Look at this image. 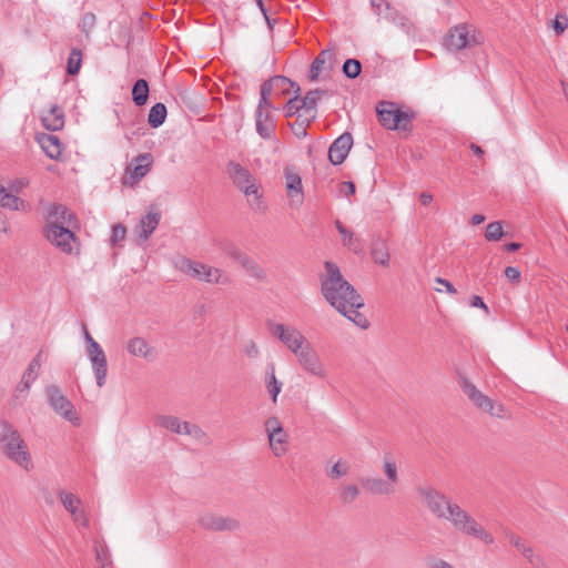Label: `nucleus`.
I'll list each match as a JSON object with an SVG mask.
<instances>
[{"label":"nucleus","mask_w":568,"mask_h":568,"mask_svg":"<svg viewBox=\"0 0 568 568\" xmlns=\"http://www.w3.org/2000/svg\"><path fill=\"white\" fill-rule=\"evenodd\" d=\"M417 493L422 498L423 505L435 517L449 521L458 532L465 536L474 537L485 545L494 544V536L444 493L430 485H419Z\"/></svg>","instance_id":"f257e3e1"},{"label":"nucleus","mask_w":568,"mask_h":568,"mask_svg":"<svg viewBox=\"0 0 568 568\" xmlns=\"http://www.w3.org/2000/svg\"><path fill=\"white\" fill-rule=\"evenodd\" d=\"M326 276L322 280V293L325 300L356 326L366 329L369 322L358 312L364 306L362 296L346 280L343 278L338 266L332 262L325 263Z\"/></svg>","instance_id":"f03ea898"},{"label":"nucleus","mask_w":568,"mask_h":568,"mask_svg":"<svg viewBox=\"0 0 568 568\" xmlns=\"http://www.w3.org/2000/svg\"><path fill=\"white\" fill-rule=\"evenodd\" d=\"M68 209L60 204H54L49 209L48 216L57 221L48 222L43 227V236L47 241L68 255H78L80 253V243L75 234L63 226Z\"/></svg>","instance_id":"7ed1b4c3"},{"label":"nucleus","mask_w":568,"mask_h":568,"mask_svg":"<svg viewBox=\"0 0 568 568\" xmlns=\"http://www.w3.org/2000/svg\"><path fill=\"white\" fill-rule=\"evenodd\" d=\"M226 173L233 185L245 195L252 209L258 211L265 209L262 201V185L248 169L239 162L230 161L226 164Z\"/></svg>","instance_id":"20e7f679"},{"label":"nucleus","mask_w":568,"mask_h":568,"mask_svg":"<svg viewBox=\"0 0 568 568\" xmlns=\"http://www.w3.org/2000/svg\"><path fill=\"white\" fill-rule=\"evenodd\" d=\"M0 443L10 460L29 471L33 468L31 455L19 432L9 423L1 425Z\"/></svg>","instance_id":"39448f33"},{"label":"nucleus","mask_w":568,"mask_h":568,"mask_svg":"<svg viewBox=\"0 0 568 568\" xmlns=\"http://www.w3.org/2000/svg\"><path fill=\"white\" fill-rule=\"evenodd\" d=\"M483 41V34L475 24L462 22L447 31L443 44L448 51L458 52L479 45Z\"/></svg>","instance_id":"423d86ee"},{"label":"nucleus","mask_w":568,"mask_h":568,"mask_svg":"<svg viewBox=\"0 0 568 568\" xmlns=\"http://www.w3.org/2000/svg\"><path fill=\"white\" fill-rule=\"evenodd\" d=\"M379 123L388 130H407L412 115L399 110L395 103L382 101L376 106Z\"/></svg>","instance_id":"0eeeda50"},{"label":"nucleus","mask_w":568,"mask_h":568,"mask_svg":"<svg viewBox=\"0 0 568 568\" xmlns=\"http://www.w3.org/2000/svg\"><path fill=\"white\" fill-rule=\"evenodd\" d=\"M459 387L464 394L474 403L479 409L489 413L491 416L503 418L505 416V408L501 404H496L488 396L484 395L466 377L460 376L458 381Z\"/></svg>","instance_id":"6e6552de"},{"label":"nucleus","mask_w":568,"mask_h":568,"mask_svg":"<svg viewBox=\"0 0 568 568\" xmlns=\"http://www.w3.org/2000/svg\"><path fill=\"white\" fill-rule=\"evenodd\" d=\"M295 82L283 75H275L271 80L265 81L261 85V98L255 112H273L275 108L272 100L270 99L273 89H278L285 93L290 90V88H293Z\"/></svg>","instance_id":"1a4fd4ad"},{"label":"nucleus","mask_w":568,"mask_h":568,"mask_svg":"<svg viewBox=\"0 0 568 568\" xmlns=\"http://www.w3.org/2000/svg\"><path fill=\"white\" fill-rule=\"evenodd\" d=\"M48 400L52 409L72 424H79V416L74 410L73 404L61 393L55 385H50L45 389Z\"/></svg>","instance_id":"9d476101"},{"label":"nucleus","mask_w":568,"mask_h":568,"mask_svg":"<svg viewBox=\"0 0 568 568\" xmlns=\"http://www.w3.org/2000/svg\"><path fill=\"white\" fill-rule=\"evenodd\" d=\"M271 332L275 335L281 343L293 354L297 353L304 344H307V338L294 326L275 323L271 327Z\"/></svg>","instance_id":"9b49d317"},{"label":"nucleus","mask_w":568,"mask_h":568,"mask_svg":"<svg viewBox=\"0 0 568 568\" xmlns=\"http://www.w3.org/2000/svg\"><path fill=\"white\" fill-rule=\"evenodd\" d=\"M300 366L308 374L318 377H326V369L311 343L304 344L297 353L294 354Z\"/></svg>","instance_id":"f8f14e48"},{"label":"nucleus","mask_w":568,"mask_h":568,"mask_svg":"<svg viewBox=\"0 0 568 568\" xmlns=\"http://www.w3.org/2000/svg\"><path fill=\"white\" fill-rule=\"evenodd\" d=\"M87 353L97 379V385L102 387L106 382L108 375V362L105 353L98 342H93L91 347L87 349Z\"/></svg>","instance_id":"ddd939ff"},{"label":"nucleus","mask_w":568,"mask_h":568,"mask_svg":"<svg viewBox=\"0 0 568 568\" xmlns=\"http://www.w3.org/2000/svg\"><path fill=\"white\" fill-rule=\"evenodd\" d=\"M153 163L151 153L135 156L125 170V178L131 184L140 182L150 171Z\"/></svg>","instance_id":"4468645a"},{"label":"nucleus","mask_w":568,"mask_h":568,"mask_svg":"<svg viewBox=\"0 0 568 568\" xmlns=\"http://www.w3.org/2000/svg\"><path fill=\"white\" fill-rule=\"evenodd\" d=\"M224 252L232 260L239 262L241 266H243L246 270L250 276L258 280H262L264 277V272L262 267L237 246L233 244H227L224 247Z\"/></svg>","instance_id":"2eb2a0df"},{"label":"nucleus","mask_w":568,"mask_h":568,"mask_svg":"<svg viewBox=\"0 0 568 568\" xmlns=\"http://www.w3.org/2000/svg\"><path fill=\"white\" fill-rule=\"evenodd\" d=\"M199 524L202 528L214 531H232L240 527V523L235 518L212 513L202 515Z\"/></svg>","instance_id":"dca6fc26"},{"label":"nucleus","mask_w":568,"mask_h":568,"mask_svg":"<svg viewBox=\"0 0 568 568\" xmlns=\"http://www.w3.org/2000/svg\"><path fill=\"white\" fill-rule=\"evenodd\" d=\"M353 145V136L345 132L339 135L328 149V159L333 165L342 164Z\"/></svg>","instance_id":"f3484780"},{"label":"nucleus","mask_w":568,"mask_h":568,"mask_svg":"<svg viewBox=\"0 0 568 568\" xmlns=\"http://www.w3.org/2000/svg\"><path fill=\"white\" fill-rule=\"evenodd\" d=\"M286 193L291 203L301 204L304 200L302 179L297 172L291 168L285 169Z\"/></svg>","instance_id":"a211bd4d"},{"label":"nucleus","mask_w":568,"mask_h":568,"mask_svg":"<svg viewBox=\"0 0 568 568\" xmlns=\"http://www.w3.org/2000/svg\"><path fill=\"white\" fill-rule=\"evenodd\" d=\"M255 129L258 136L263 140H273L276 131L273 112H255Z\"/></svg>","instance_id":"6ab92c4d"},{"label":"nucleus","mask_w":568,"mask_h":568,"mask_svg":"<svg viewBox=\"0 0 568 568\" xmlns=\"http://www.w3.org/2000/svg\"><path fill=\"white\" fill-rule=\"evenodd\" d=\"M326 91L321 89H315L308 91L305 97L300 98V106L302 108L303 113L301 116H304L306 121H314L317 115V101L325 95Z\"/></svg>","instance_id":"aec40b11"},{"label":"nucleus","mask_w":568,"mask_h":568,"mask_svg":"<svg viewBox=\"0 0 568 568\" xmlns=\"http://www.w3.org/2000/svg\"><path fill=\"white\" fill-rule=\"evenodd\" d=\"M504 535L508 542L514 546L532 566L537 568L540 567L541 559L534 554L532 548L525 540L508 530H505Z\"/></svg>","instance_id":"412c9836"},{"label":"nucleus","mask_w":568,"mask_h":568,"mask_svg":"<svg viewBox=\"0 0 568 568\" xmlns=\"http://www.w3.org/2000/svg\"><path fill=\"white\" fill-rule=\"evenodd\" d=\"M126 351L135 357H142L146 361H152L156 356L154 347L143 337H132L126 342Z\"/></svg>","instance_id":"4be33fe9"},{"label":"nucleus","mask_w":568,"mask_h":568,"mask_svg":"<svg viewBox=\"0 0 568 568\" xmlns=\"http://www.w3.org/2000/svg\"><path fill=\"white\" fill-rule=\"evenodd\" d=\"M60 499L63 507L72 515L74 521L78 525H88V518L84 511L79 509L81 500L75 495L67 491H61Z\"/></svg>","instance_id":"5701e85b"},{"label":"nucleus","mask_w":568,"mask_h":568,"mask_svg":"<svg viewBox=\"0 0 568 568\" xmlns=\"http://www.w3.org/2000/svg\"><path fill=\"white\" fill-rule=\"evenodd\" d=\"M41 368V352L30 362L22 375L20 383L17 385V392L28 393L31 384L38 378Z\"/></svg>","instance_id":"b1692460"},{"label":"nucleus","mask_w":568,"mask_h":568,"mask_svg":"<svg viewBox=\"0 0 568 568\" xmlns=\"http://www.w3.org/2000/svg\"><path fill=\"white\" fill-rule=\"evenodd\" d=\"M43 126L50 131H59L64 126V112L57 104L50 105L41 115Z\"/></svg>","instance_id":"393cba45"},{"label":"nucleus","mask_w":568,"mask_h":568,"mask_svg":"<svg viewBox=\"0 0 568 568\" xmlns=\"http://www.w3.org/2000/svg\"><path fill=\"white\" fill-rule=\"evenodd\" d=\"M37 140L48 158L57 161L61 159L62 143L58 136L42 133L38 136Z\"/></svg>","instance_id":"a878e982"},{"label":"nucleus","mask_w":568,"mask_h":568,"mask_svg":"<svg viewBox=\"0 0 568 568\" xmlns=\"http://www.w3.org/2000/svg\"><path fill=\"white\" fill-rule=\"evenodd\" d=\"M361 484L364 490L371 495H393L395 493V488H390V486L381 477H362Z\"/></svg>","instance_id":"bb28decb"},{"label":"nucleus","mask_w":568,"mask_h":568,"mask_svg":"<svg viewBox=\"0 0 568 568\" xmlns=\"http://www.w3.org/2000/svg\"><path fill=\"white\" fill-rule=\"evenodd\" d=\"M161 220V214L158 211H150L141 217L139 223V239L143 242L148 241L154 230L158 227Z\"/></svg>","instance_id":"cd10ccee"},{"label":"nucleus","mask_w":568,"mask_h":568,"mask_svg":"<svg viewBox=\"0 0 568 568\" xmlns=\"http://www.w3.org/2000/svg\"><path fill=\"white\" fill-rule=\"evenodd\" d=\"M174 265L179 271H181L199 281H201V278L206 270V266H207L204 263L196 262V261H193L187 257L178 258L174 262Z\"/></svg>","instance_id":"c85d7f7f"},{"label":"nucleus","mask_w":568,"mask_h":568,"mask_svg":"<svg viewBox=\"0 0 568 568\" xmlns=\"http://www.w3.org/2000/svg\"><path fill=\"white\" fill-rule=\"evenodd\" d=\"M0 205L11 211H28L29 204L17 195L10 193L0 184Z\"/></svg>","instance_id":"c756f323"},{"label":"nucleus","mask_w":568,"mask_h":568,"mask_svg":"<svg viewBox=\"0 0 568 568\" xmlns=\"http://www.w3.org/2000/svg\"><path fill=\"white\" fill-rule=\"evenodd\" d=\"M383 18L399 27L404 32L410 33L414 30L413 22L390 4H386V12Z\"/></svg>","instance_id":"7c9ffc66"},{"label":"nucleus","mask_w":568,"mask_h":568,"mask_svg":"<svg viewBox=\"0 0 568 568\" xmlns=\"http://www.w3.org/2000/svg\"><path fill=\"white\" fill-rule=\"evenodd\" d=\"M267 437L270 447L275 457H282L286 454L288 436L284 429H278L276 433L273 430Z\"/></svg>","instance_id":"2f4dec72"},{"label":"nucleus","mask_w":568,"mask_h":568,"mask_svg":"<svg viewBox=\"0 0 568 568\" xmlns=\"http://www.w3.org/2000/svg\"><path fill=\"white\" fill-rule=\"evenodd\" d=\"M187 423L189 422H182L178 417L171 415H159L155 418L156 426L181 435H184V426H187Z\"/></svg>","instance_id":"473e14b6"},{"label":"nucleus","mask_w":568,"mask_h":568,"mask_svg":"<svg viewBox=\"0 0 568 568\" xmlns=\"http://www.w3.org/2000/svg\"><path fill=\"white\" fill-rule=\"evenodd\" d=\"M265 386L272 402L276 404L277 396L283 388V383L276 378L274 364H270L267 367L265 375Z\"/></svg>","instance_id":"72a5a7b5"},{"label":"nucleus","mask_w":568,"mask_h":568,"mask_svg":"<svg viewBox=\"0 0 568 568\" xmlns=\"http://www.w3.org/2000/svg\"><path fill=\"white\" fill-rule=\"evenodd\" d=\"M372 257L375 263L388 266L389 253L386 243L383 240H376L372 243Z\"/></svg>","instance_id":"f704fd0d"},{"label":"nucleus","mask_w":568,"mask_h":568,"mask_svg":"<svg viewBox=\"0 0 568 568\" xmlns=\"http://www.w3.org/2000/svg\"><path fill=\"white\" fill-rule=\"evenodd\" d=\"M149 92L150 90L146 80H136L132 88V100L134 104L138 106L144 105L148 101Z\"/></svg>","instance_id":"c9c22d12"},{"label":"nucleus","mask_w":568,"mask_h":568,"mask_svg":"<svg viewBox=\"0 0 568 568\" xmlns=\"http://www.w3.org/2000/svg\"><path fill=\"white\" fill-rule=\"evenodd\" d=\"M335 226L342 236L343 244L354 252L361 250L359 240L355 237L354 233L346 229L339 220L335 221Z\"/></svg>","instance_id":"e433bc0d"},{"label":"nucleus","mask_w":568,"mask_h":568,"mask_svg":"<svg viewBox=\"0 0 568 568\" xmlns=\"http://www.w3.org/2000/svg\"><path fill=\"white\" fill-rule=\"evenodd\" d=\"M166 114H168L166 106L161 102L155 103L150 109V112L148 115V123L150 124L151 128L156 129L164 123V121L166 119Z\"/></svg>","instance_id":"4c0bfd02"},{"label":"nucleus","mask_w":568,"mask_h":568,"mask_svg":"<svg viewBox=\"0 0 568 568\" xmlns=\"http://www.w3.org/2000/svg\"><path fill=\"white\" fill-rule=\"evenodd\" d=\"M201 281L209 284H229L231 282L230 277L222 270L210 265L206 266Z\"/></svg>","instance_id":"58836bf2"},{"label":"nucleus","mask_w":568,"mask_h":568,"mask_svg":"<svg viewBox=\"0 0 568 568\" xmlns=\"http://www.w3.org/2000/svg\"><path fill=\"white\" fill-rule=\"evenodd\" d=\"M383 473L386 477V479H384V480L390 486V488H395V486L397 485V483L399 480V477H398L397 465L393 458L384 457Z\"/></svg>","instance_id":"ea45409f"},{"label":"nucleus","mask_w":568,"mask_h":568,"mask_svg":"<svg viewBox=\"0 0 568 568\" xmlns=\"http://www.w3.org/2000/svg\"><path fill=\"white\" fill-rule=\"evenodd\" d=\"M326 55H329L332 57L333 53L327 51V50H323L312 62L311 67H310V72H308V78L311 81H315L318 79V75L320 73L322 72L323 70V65L325 64V59H326Z\"/></svg>","instance_id":"a19ab883"},{"label":"nucleus","mask_w":568,"mask_h":568,"mask_svg":"<svg viewBox=\"0 0 568 568\" xmlns=\"http://www.w3.org/2000/svg\"><path fill=\"white\" fill-rule=\"evenodd\" d=\"M294 89L295 95L294 98H291L286 104H285V115L287 118L293 116L294 114H297V118H302L301 113H303L302 108L300 106V87L295 83V85L292 88Z\"/></svg>","instance_id":"79ce46f5"},{"label":"nucleus","mask_w":568,"mask_h":568,"mask_svg":"<svg viewBox=\"0 0 568 568\" xmlns=\"http://www.w3.org/2000/svg\"><path fill=\"white\" fill-rule=\"evenodd\" d=\"M82 63V51L77 48H72L68 58L67 72L70 75L79 73Z\"/></svg>","instance_id":"37998d69"},{"label":"nucleus","mask_w":568,"mask_h":568,"mask_svg":"<svg viewBox=\"0 0 568 568\" xmlns=\"http://www.w3.org/2000/svg\"><path fill=\"white\" fill-rule=\"evenodd\" d=\"M184 435L191 436L200 444L209 445L211 443L209 435L200 426L187 423V426H184Z\"/></svg>","instance_id":"c03bdc74"},{"label":"nucleus","mask_w":568,"mask_h":568,"mask_svg":"<svg viewBox=\"0 0 568 568\" xmlns=\"http://www.w3.org/2000/svg\"><path fill=\"white\" fill-rule=\"evenodd\" d=\"M343 73L348 79H355L361 74L362 71V64L356 59H347L343 63Z\"/></svg>","instance_id":"a18cd8bd"},{"label":"nucleus","mask_w":568,"mask_h":568,"mask_svg":"<svg viewBox=\"0 0 568 568\" xmlns=\"http://www.w3.org/2000/svg\"><path fill=\"white\" fill-rule=\"evenodd\" d=\"M94 552H95V560L99 565V568L112 564L111 562V555L106 546L95 542L94 545Z\"/></svg>","instance_id":"49530a36"},{"label":"nucleus","mask_w":568,"mask_h":568,"mask_svg":"<svg viewBox=\"0 0 568 568\" xmlns=\"http://www.w3.org/2000/svg\"><path fill=\"white\" fill-rule=\"evenodd\" d=\"M504 231L500 222H491L487 225L485 237L487 241H498L503 237Z\"/></svg>","instance_id":"de8ad7c7"},{"label":"nucleus","mask_w":568,"mask_h":568,"mask_svg":"<svg viewBox=\"0 0 568 568\" xmlns=\"http://www.w3.org/2000/svg\"><path fill=\"white\" fill-rule=\"evenodd\" d=\"M359 496V488L355 484H347L341 490V499L344 503H353Z\"/></svg>","instance_id":"09e8293b"},{"label":"nucleus","mask_w":568,"mask_h":568,"mask_svg":"<svg viewBox=\"0 0 568 568\" xmlns=\"http://www.w3.org/2000/svg\"><path fill=\"white\" fill-rule=\"evenodd\" d=\"M349 466L346 462L338 460L327 471V476L332 479L341 478L348 474Z\"/></svg>","instance_id":"8fccbe9b"},{"label":"nucleus","mask_w":568,"mask_h":568,"mask_svg":"<svg viewBox=\"0 0 568 568\" xmlns=\"http://www.w3.org/2000/svg\"><path fill=\"white\" fill-rule=\"evenodd\" d=\"M312 121H306L305 118H297V120L291 124V130L297 139H304L307 135L306 128Z\"/></svg>","instance_id":"3c124183"},{"label":"nucleus","mask_w":568,"mask_h":568,"mask_svg":"<svg viewBox=\"0 0 568 568\" xmlns=\"http://www.w3.org/2000/svg\"><path fill=\"white\" fill-rule=\"evenodd\" d=\"M126 234V229L122 224H115L112 227L111 234V243L116 245L119 242L123 241Z\"/></svg>","instance_id":"603ef678"},{"label":"nucleus","mask_w":568,"mask_h":568,"mask_svg":"<svg viewBox=\"0 0 568 568\" xmlns=\"http://www.w3.org/2000/svg\"><path fill=\"white\" fill-rule=\"evenodd\" d=\"M97 18L95 14L92 12H87L82 16L80 28L88 32L93 26L95 24Z\"/></svg>","instance_id":"864d4df0"},{"label":"nucleus","mask_w":568,"mask_h":568,"mask_svg":"<svg viewBox=\"0 0 568 568\" xmlns=\"http://www.w3.org/2000/svg\"><path fill=\"white\" fill-rule=\"evenodd\" d=\"M568 27V19L566 16L558 14L554 21V29L557 34H561Z\"/></svg>","instance_id":"5fc2aeb1"},{"label":"nucleus","mask_w":568,"mask_h":568,"mask_svg":"<svg viewBox=\"0 0 568 568\" xmlns=\"http://www.w3.org/2000/svg\"><path fill=\"white\" fill-rule=\"evenodd\" d=\"M504 274L513 283L519 282L521 275L519 268L515 266H507Z\"/></svg>","instance_id":"6e6d98bb"},{"label":"nucleus","mask_w":568,"mask_h":568,"mask_svg":"<svg viewBox=\"0 0 568 568\" xmlns=\"http://www.w3.org/2000/svg\"><path fill=\"white\" fill-rule=\"evenodd\" d=\"M265 428H266V432H267V436H270V434H272L273 429H274L275 433L278 429H284L277 417H270L265 422Z\"/></svg>","instance_id":"4d7b16f0"},{"label":"nucleus","mask_w":568,"mask_h":568,"mask_svg":"<svg viewBox=\"0 0 568 568\" xmlns=\"http://www.w3.org/2000/svg\"><path fill=\"white\" fill-rule=\"evenodd\" d=\"M244 353L250 358H256L260 354V351L255 342L250 341L244 347Z\"/></svg>","instance_id":"13d9d810"},{"label":"nucleus","mask_w":568,"mask_h":568,"mask_svg":"<svg viewBox=\"0 0 568 568\" xmlns=\"http://www.w3.org/2000/svg\"><path fill=\"white\" fill-rule=\"evenodd\" d=\"M339 193L344 196H349L355 193V184L351 181L342 182L339 184Z\"/></svg>","instance_id":"bf43d9fd"},{"label":"nucleus","mask_w":568,"mask_h":568,"mask_svg":"<svg viewBox=\"0 0 568 568\" xmlns=\"http://www.w3.org/2000/svg\"><path fill=\"white\" fill-rule=\"evenodd\" d=\"M369 3H371V7L373 8L374 12L377 16L383 14V10H382L383 7L386 10V4H390L386 0H369Z\"/></svg>","instance_id":"052dcab7"},{"label":"nucleus","mask_w":568,"mask_h":568,"mask_svg":"<svg viewBox=\"0 0 568 568\" xmlns=\"http://www.w3.org/2000/svg\"><path fill=\"white\" fill-rule=\"evenodd\" d=\"M470 306L473 307H478V308H481L484 310L487 314L489 313V308L488 306L485 304V302L483 301V298L478 295H473L470 297Z\"/></svg>","instance_id":"680f3d73"},{"label":"nucleus","mask_w":568,"mask_h":568,"mask_svg":"<svg viewBox=\"0 0 568 568\" xmlns=\"http://www.w3.org/2000/svg\"><path fill=\"white\" fill-rule=\"evenodd\" d=\"M436 282L438 284L443 285L449 294L455 295L457 293L456 288L449 281L442 278V277H437Z\"/></svg>","instance_id":"e2e57ef3"},{"label":"nucleus","mask_w":568,"mask_h":568,"mask_svg":"<svg viewBox=\"0 0 568 568\" xmlns=\"http://www.w3.org/2000/svg\"><path fill=\"white\" fill-rule=\"evenodd\" d=\"M429 568H454L449 562L443 559L433 560L429 565Z\"/></svg>","instance_id":"0e129e2a"},{"label":"nucleus","mask_w":568,"mask_h":568,"mask_svg":"<svg viewBox=\"0 0 568 568\" xmlns=\"http://www.w3.org/2000/svg\"><path fill=\"white\" fill-rule=\"evenodd\" d=\"M433 201V195L428 192H422L419 195V202L422 205H429Z\"/></svg>","instance_id":"69168bd1"},{"label":"nucleus","mask_w":568,"mask_h":568,"mask_svg":"<svg viewBox=\"0 0 568 568\" xmlns=\"http://www.w3.org/2000/svg\"><path fill=\"white\" fill-rule=\"evenodd\" d=\"M255 1H256L257 6H258V8H260L261 12L263 13V16H264V18H265V20H266L267 24H268L270 27H272V23H271L270 18L267 17V10H266V8H265V6H264L263 0H255Z\"/></svg>","instance_id":"338daca9"},{"label":"nucleus","mask_w":568,"mask_h":568,"mask_svg":"<svg viewBox=\"0 0 568 568\" xmlns=\"http://www.w3.org/2000/svg\"><path fill=\"white\" fill-rule=\"evenodd\" d=\"M521 247V244L520 243H517V242H511V243H508L504 246V248L508 252H515V251H518L519 248Z\"/></svg>","instance_id":"774afa93"}]
</instances>
